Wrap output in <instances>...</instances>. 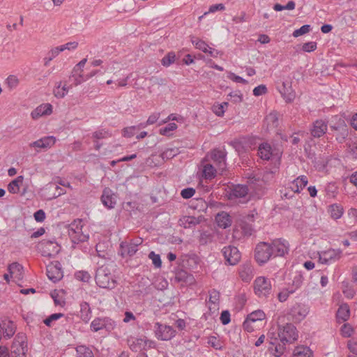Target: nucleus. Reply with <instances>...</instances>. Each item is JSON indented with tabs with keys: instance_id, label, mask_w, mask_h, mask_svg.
Returning a JSON list of instances; mask_svg holds the SVG:
<instances>
[{
	"instance_id": "3",
	"label": "nucleus",
	"mask_w": 357,
	"mask_h": 357,
	"mask_svg": "<svg viewBox=\"0 0 357 357\" xmlns=\"http://www.w3.org/2000/svg\"><path fill=\"white\" fill-rule=\"evenodd\" d=\"M274 280L259 276L254 281V291L259 298H268L273 294L272 282Z\"/></svg>"
},
{
	"instance_id": "9",
	"label": "nucleus",
	"mask_w": 357,
	"mask_h": 357,
	"mask_svg": "<svg viewBox=\"0 0 357 357\" xmlns=\"http://www.w3.org/2000/svg\"><path fill=\"white\" fill-rule=\"evenodd\" d=\"M154 332L155 337L163 341L169 340L176 335V331L172 326L159 322L155 324Z\"/></svg>"
},
{
	"instance_id": "49",
	"label": "nucleus",
	"mask_w": 357,
	"mask_h": 357,
	"mask_svg": "<svg viewBox=\"0 0 357 357\" xmlns=\"http://www.w3.org/2000/svg\"><path fill=\"white\" fill-rule=\"evenodd\" d=\"M6 83L9 89H13L18 86L19 79L17 77V76L11 75L7 77Z\"/></svg>"
},
{
	"instance_id": "51",
	"label": "nucleus",
	"mask_w": 357,
	"mask_h": 357,
	"mask_svg": "<svg viewBox=\"0 0 357 357\" xmlns=\"http://www.w3.org/2000/svg\"><path fill=\"white\" fill-rule=\"evenodd\" d=\"M303 277L301 272L296 273L292 280V286L294 287L293 289L300 288L303 284Z\"/></svg>"
},
{
	"instance_id": "11",
	"label": "nucleus",
	"mask_w": 357,
	"mask_h": 357,
	"mask_svg": "<svg viewBox=\"0 0 357 357\" xmlns=\"http://www.w3.org/2000/svg\"><path fill=\"white\" fill-rule=\"evenodd\" d=\"M226 156L227 152L225 148L215 149L211 153V159L217 166V168L221 171H224L226 169Z\"/></svg>"
},
{
	"instance_id": "7",
	"label": "nucleus",
	"mask_w": 357,
	"mask_h": 357,
	"mask_svg": "<svg viewBox=\"0 0 357 357\" xmlns=\"http://www.w3.org/2000/svg\"><path fill=\"white\" fill-rule=\"evenodd\" d=\"M310 312L309 307L303 303H295L289 310L288 315L294 322L303 320Z\"/></svg>"
},
{
	"instance_id": "57",
	"label": "nucleus",
	"mask_w": 357,
	"mask_h": 357,
	"mask_svg": "<svg viewBox=\"0 0 357 357\" xmlns=\"http://www.w3.org/2000/svg\"><path fill=\"white\" fill-rule=\"evenodd\" d=\"M341 333L343 337H349L353 333V328L348 324H344L341 327Z\"/></svg>"
},
{
	"instance_id": "10",
	"label": "nucleus",
	"mask_w": 357,
	"mask_h": 357,
	"mask_svg": "<svg viewBox=\"0 0 357 357\" xmlns=\"http://www.w3.org/2000/svg\"><path fill=\"white\" fill-rule=\"evenodd\" d=\"M226 263L229 265H236L241 259V253L236 247L225 246L222 250Z\"/></svg>"
},
{
	"instance_id": "23",
	"label": "nucleus",
	"mask_w": 357,
	"mask_h": 357,
	"mask_svg": "<svg viewBox=\"0 0 357 357\" xmlns=\"http://www.w3.org/2000/svg\"><path fill=\"white\" fill-rule=\"evenodd\" d=\"M174 279L178 282H183L186 284H192L195 282L193 275L183 269L176 271Z\"/></svg>"
},
{
	"instance_id": "55",
	"label": "nucleus",
	"mask_w": 357,
	"mask_h": 357,
	"mask_svg": "<svg viewBox=\"0 0 357 357\" xmlns=\"http://www.w3.org/2000/svg\"><path fill=\"white\" fill-rule=\"evenodd\" d=\"M103 329H105L107 331H111L116 326L115 322L109 317L103 318Z\"/></svg>"
},
{
	"instance_id": "28",
	"label": "nucleus",
	"mask_w": 357,
	"mask_h": 357,
	"mask_svg": "<svg viewBox=\"0 0 357 357\" xmlns=\"http://www.w3.org/2000/svg\"><path fill=\"white\" fill-rule=\"evenodd\" d=\"M80 317L85 323L89 322L92 317V312L89 304L86 302H82L80 304Z\"/></svg>"
},
{
	"instance_id": "32",
	"label": "nucleus",
	"mask_w": 357,
	"mask_h": 357,
	"mask_svg": "<svg viewBox=\"0 0 357 357\" xmlns=\"http://www.w3.org/2000/svg\"><path fill=\"white\" fill-rule=\"evenodd\" d=\"M142 280L139 281V289L135 290V294L144 296L149 292V287H150V280L149 278H141Z\"/></svg>"
},
{
	"instance_id": "25",
	"label": "nucleus",
	"mask_w": 357,
	"mask_h": 357,
	"mask_svg": "<svg viewBox=\"0 0 357 357\" xmlns=\"http://www.w3.org/2000/svg\"><path fill=\"white\" fill-rule=\"evenodd\" d=\"M215 221L218 227L223 229H226L230 227L231 225V220L230 215L225 211H222L217 214V215L215 216Z\"/></svg>"
},
{
	"instance_id": "27",
	"label": "nucleus",
	"mask_w": 357,
	"mask_h": 357,
	"mask_svg": "<svg viewBox=\"0 0 357 357\" xmlns=\"http://www.w3.org/2000/svg\"><path fill=\"white\" fill-rule=\"evenodd\" d=\"M8 270L11 276H14L17 280L22 278L23 266L17 262L10 264Z\"/></svg>"
},
{
	"instance_id": "64",
	"label": "nucleus",
	"mask_w": 357,
	"mask_h": 357,
	"mask_svg": "<svg viewBox=\"0 0 357 357\" xmlns=\"http://www.w3.org/2000/svg\"><path fill=\"white\" fill-rule=\"evenodd\" d=\"M349 351L355 355H357V340H351L347 342Z\"/></svg>"
},
{
	"instance_id": "47",
	"label": "nucleus",
	"mask_w": 357,
	"mask_h": 357,
	"mask_svg": "<svg viewBox=\"0 0 357 357\" xmlns=\"http://www.w3.org/2000/svg\"><path fill=\"white\" fill-rule=\"evenodd\" d=\"M177 128V125L175 123H169L165 127L160 129V134L162 135L169 136L170 132Z\"/></svg>"
},
{
	"instance_id": "24",
	"label": "nucleus",
	"mask_w": 357,
	"mask_h": 357,
	"mask_svg": "<svg viewBox=\"0 0 357 357\" xmlns=\"http://www.w3.org/2000/svg\"><path fill=\"white\" fill-rule=\"evenodd\" d=\"M202 217L197 218L194 216L185 215L180 218L179 225L184 228H193L202 221Z\"/></svg>"
},
{
	"instance_id": "8",
	"label": "nucleus",
	"mask_w": 357,
	"mask_h": 357,
	"mask_svg": "<svg viewBox=\"0 0 357 357\" xmlns=\"http://www.w3.org/2000/svg\"><path fill=\"white\" fill-rule=\"evenodd\" d=\"M274 178V173L272 171H266L261 175L254 176L250 178V184L253 185L255 190H261L266 185L269 184Z\"/></svg>"
},
{
	"instance_id": "63",
	"label": "nucleus",
	"mask_w": 357,
	"mask_h": 357,
	"mask_svg": "<svg viewBox=\"0 0 357 357\" xmlns=\"http://www.w3.org/2000/svg\"><path fill=\"white\" fill-rule=\"evenodd\" d=\"M349 153L354 159H357V143L352 142L348 146Z\"/></svg>"
},
{
	"instance_id": "58",
	"label": "nucleus",
	"mask_w": 357,
	"mask_h": 357,
	"mask_svg": "<svg viewBox=\"0 0 357 357\" xmlns=\"http://www.w3.org/2000/svg\"><path fill=\"white\" fill-rule=\"evenodd\" d=\"M77 46H78V43L73 41V42H69L63 45L59 46V47H57V48H59V50H60L59 52H61L66 50H75L77 47Z\"/></svg>"
},
{
	"instance_id": "4",
	"label": "nucleus",
	"mask_w": 357,
	"mask_h": 357,
	"mask_svg": "<svg viewBox=\"0 0 357 357\" xmlns=\"http://www.w3.org/2000/svg\"><path fill=\"white\" fill-rule=\"evenodd\" d=\"M26 340V337L24 333L17 334L11 346L12 357H26L28 350Z\"/></svg>"
},
{
	"instance_id": "37",
	"label": "nucleus",
	"mask_w": 357,
	"mask_h": 357,
	"mask_svg": "<svg viewBox=\"0 0 357 357\" xmlns=\"http://www.w3.org/2000/svg\"><path fill=\"white\" fill-rule=\"evenodd\" d=\"M216 169L211 164H206L204 166L203 174L205 178L211 179L215 176Z\"/></svg>"
},
{
	"instance_id": "40",
	"label": "nucleus",
	"mask_w": 357,
	"mask_h": 357,
	"mask_svg": "<svg viewBox=\"0 0 357 357\" xmlns=\"http://www.w3.org/2000/svg\"><path fill=\"white\" fill-rule=\"evenodd\" d=\"M179 153V150L176 147L169 148L165 150L161 153V157L163 160H169L173 158L174 156L177 155Z\"/></svg>"
},
{
	"instance_id": "22",
	"label": "nucleus",
	"mask_w": 357,
	"mask_h": 357,
	"mask_svg": "<svg viewBox=\"0 0 357 357\" xmlns=\"http://www.w3.org/2000/svg\"><path fill=\"white\" fill-rule=\"evenodd\" d=\"M47 275L51 281L56 282L63 278V272L59 266L50 265L47 267Z\"/></svg>"
},
{
	"instance_id": "54",
	"label": "nucleus",
	"mask_w": 357,
	"mask_h": 357,
	"mask_svg": "<svg viewBox=\"0 0 357 357\" xmlns=\"http://www.w3.org/2000/svg\"><path fill=\"white\" fill-rule=\"evenodd\" d=\"M149 259L152 260V262L155 267L160 268L162 265V261L159 255L155 254L153 251H151L149 255Z\"/></svg>"
},
{
	"instance_id": "44",
	"label": "nucleus",
	"mask_w": 357,
	"mask_h": 357,
	"mask_svg": "<svg viewBox=\"0 0 357 357\" xmlns=\"http://www.w3.org/2000/svg\"><path fill=\"white\" fill-rule=\"evenodd\" d=\"M103 318H96L91 323V329L93 332H97L103 329Z\"/></svg>"
},
{
	"instance_id": "60",
	"label": "nucleus",
	"mask_w": 357,
	"mask_h": 357,
	"mask_svg": "<svg viewBox=\"0 0 357 357\" xmlns=\"http://www.w3.org/2000/svg\"><path fill=\"white\" fill-rule=\"evenodd\" d=\"M63 317V314L62 313H54V314H51L50 317H48L47 319H45L44 320V324L47 326H51V323L53 321H55V320H57L59 319V318Z\"/></svg>"
},
{
	"instance_id": "19",
	"label": "nucleus",
	"mask_w": 357,
	"mask_h": 357,
	"mask_svg": "<svg viewBox=\"0 0 357 357\" xmlns=\"http://www.w3.org/2000/svg\"><path fill=\"white\" fill-rule=\"evenodd\" d=\"M327 123L321 119L316 120L310 129V133L312 137L319 138L327 131Z\"/></svg>"
},
{
	"instance_id": "1",
	"label": "nucleus",
	"mask_w": 357,
	"mask_h": 357,
	"mask_svg": "<svg viewBox=\"0 0 357 357\" xmlns=\"http://www.w3.org/2000/svg\"><path fill=\"white\" fill-rule=\"evenodd\" d=\"M112 265H102L99 267L96 273V284L101 288L113 289L115 287L116 280L114 279L112 272Z\"/></svg>"
},
{
	"instance_id": "62",
	"label": "nucleus",
	"mask_w": 357,
	"mask_h": 357,
	"mask_svg": "<svg viewBox=\"0 0 357 357\" xmlns=\"http://www.w3.org/2000/svg\"><path fill=\"white\" fill-rule=\"evenodd\" d=\"M195 194V190L193 188H187L181 190V195L184 199H190Z\"/></svg>"
},
{
	"instance_id": "18",
	"label": "nucleus",
	"mask_w": 357,
	"mask_h": 357,
	"mask_svg": "<svg viewBox=\"0 0 357 357\" xmlns=\"http://www.w3.org/2000/svg\"><path fill=\"white\" fill-rule=\"evenodd\" d=\"M248 193V188L245 185H236L227 192L229 199H234L236 198H244Z\"/></svg>"
},
{
	"instance_id": "41",
	"label": "nucleus",
	"mask_w": 357,
	"mask_h": 357,
	"mask_svg": "<svg viewBox=\"0 0 357 357\" xmlns=\"http://www.w3.org/2000/svg\"><path fill=\"white\" fill-rule=\"evenodd\" d=\"M191 42L195 45L197 49L205 53L208 52V48H209V46L204 41L195 38V37H192Z\"/></svg>"
},
{
	"instance_id": "34",
	"label": "nucleus",
	"mask_w": 357,
	"mask_h": 357,
	"mask_svg": "<svg viewBox=\"0 0 357 357\" xmlns=\"http://www.w3.org/2000/svg\"><path fill=\"white\" fill-rule=\"evenodd\" d=\"M282 86V89H280V93L287 102H291L295 98V94L291 91V89L289 83L283 82Z\"/></svg>"
},
{
	"instance_id": "13",
	"label": "nucleus",
	"mask_w": 357,
	"mask_h": 357,
	"mask_svg": "<svg viewBox=\"0 0 357 357\" xmlns=\"http://www.w3.org/2000/svg\"><path fill=\"white\" fill-rule=\"evenodd\" d=\"M0 330L4 339H10L15 333L16 326L13 321L6 319H0Z\"/></svg>"
},
{
	"instance_id": "33",
	"label": "nucleus",
	"mask_w": 357,
	"mask_h": 357,
	"mask_svg": "<svg viewBox=\"0 0 357 357\" xmlns=\"http://www.w3.org/2000/svg\"><path fill=\"white\" fill-rule=\"evenodd\" d=\"M350 316L349 307L347 304H344L340 306L337 312V319L339 321H347Z\"/></svg>"
},
{
	"instance_id": "38",
	"label": "nucleus",
	"mask_w": 357,
	"mask_h": 357,
	"mask_svg": "<svg viewBox=\"0 0 357 357\" xmlns=\"http://www.w3.org/2000/svg\"><path fill=\"white\" fill-rule=\"evenodd\" d=\"M59 50H60L56 47L48 52L47 55L43 59L45 66H48L50 62L59 54Z\"/></svg>"
},
{
	"instance_id": "6",
	"label": "nucleus",
	"mask_w": 357,
	"mask_h": 357,
	"mask_svg": "<svg viewBox=\"0 0 357 357\" xmlns=\"http://www.w3.org/2000/svg\"><path fill=\"white\" fill-rule=\"evenodd\" d=\"M272 255L269 243L261 242L256 246L255 258L259 265L266 263Z\"/></svg>"
},
{
	"instance_id": "43",
	"label": "nucleus",
	"mask_w": 357,
	"mask_h": 357,
	"mask_svg": "<svg viewBox=\"0 0 357 357\" xmlns=\"http://www.w3.org/2000/svg\"><path fill=\"white\" fill-rule=\"evenodd\" d=\"M176 55L173 52H169L167 55H165L161 60V63L164 66H169L171 64L174 63Z\"/></svg>"
},
{
	"instance_id": "20",
	"label": "nucleus",
	"mask_w": 357,
	"mask_h": 357,
	"mask_svg": "<svg viewBox=\"0 0 357 357\" xmlns=\"http://www.w3.org/2000/svg\"><path fill=\"white\" fill-rule=\"evenodd\" d=\"M265 317H266V314L264 312V311H262L261 310H255V311L250 313L247 316L245 321L243 322V327L245 330H247L248 331H250V330H252V328H250V326H249L250 323L255 322L257 321L264 320L265 319Z\"/></svg>"
},
{
	"instance_id": "59",
	"label": "nucleus",
	"mask_w": 357,
	"mask_h": 357,
	"mask_svg": "<svg viewBox=\"0 0 357 357\" xmlns=\"http://www.w3.org/2000/svg\"><path fill=\"white\" fill-rule=\"evenodd\" d=\"M317 49V43L316 42H307L303 45L302 50L305 52H311L314 51Z\"/></svg>"
},
{
	"instance_id": "48",
	"label": "nucleus",
	"mask_w": 357,
	"mask_h": 357,
	"mask_svg": "<svg viewBox=\"0 0 357 357\" xmlns=\"http://www.w3.org/2000/svg\"><path fill=\"white\" fill-rule=\"evenodd\" d=\"M227 102H222L221 104L213 105L212 107L213 112L218 116H222L225 114V107L227 106Z\"/></svg>"
},
{
	"instance_id": "14",
	"label": "nucleus",
	"mask_w": 357,
	"mask_h": 357,
	"mask_svg": "<svg viewBox=\"0 0 357 357\" xmlns=\"http://www.w3.org/2000/svg\"><path fill=\"white\" fill-rule=\"evenodd\" d=\"M270 247L274 256H284L289 250L288 242L282 238L274 240Z\"/></svg>"
},
{
	"instance_id": "52",
	"label": "nucleus",
	"mask_w": 357,
	"mask_h": 357,
	"mask_svg": "<svg viewBox=\"0 0 357 357\" xmlns=\"http://www.w3.org/2000/svg\"><path fill=\"white\" fill-rule=\"evenodd\" d=\"M311 30V26L309 24H305L303 25L301 28L296 29L293 32V36L295 38H297L298 36H301L302 35H304L307 33H308Z\"/></svg>"
},
{
	"instance_id": "2",
	"label": "nucleus",
	"mask_w": 357,
	"mask_h": 357,
	"mask_svg": "<svg viewBox=\"0 0 357 357\" xmlns=\"http://www.w3.org/2000/svg\"><path fill=\"white\" fill-rule=\"evenodd\" d=\"M68 236L73 244L86 242L89 236L83 231L82 220L77 219L71 222L68 227Z\"/></svg>"
},
{
	"instance_id": "53",
	"label": "nucleus",
	"mask_w": 357,
	"mask_h": 357,
	"mask_svg": "<svg viewBox=\"0 0 357 357\" xmlns=\"http://www.w3.org/2000/svg\"><path fill=\"white\" fill-rule=\"evenodd\" d=\"M77 280L87 282L91 279V275L87 272L84 271H80L75 273V275Z\"/></svg>"
},
{
	"instance_id": "50",
	"label": "nucleus",
	"mask_w": 357,
	"mask_h": 357,
	"mask_svg": "<svg viewBox=\"0 0 357 357\" xmlns=\"http://www.w3.org/2000/svg\"><path fill=\"white\" fill-rule=\"evenodd\" d=\"M311 351L308 347L298 348L294 357H311Z\"/></svg>"
},
{
	"instance_id": "26",
	"label": "nucleus",
	"mask_w": 357,
	"mask_h": 357,
	"mask_svg": "<svg viewBox=\"0 0 357 357\" xmlns=\"http://www.w3.org/2000/svg\"><path fill=\"white\" fill-rule=\"evenodd\" d=\"M307 182L305 176H298L290 184V188L295 192H300L307 185Z\"/></svg>"
},
{
	"instance_id": "17",
	"label": "nucleus",
	"mask_w": 357,
	"mask_h": 357,
	"mask_svg": "<svg viewBox=\"0 0 357 357\" xmlns=\"http://www.w3.org/2000/svg\"><path fill=\"white\" fill-rule=\"evenodd\" d=\"M331 129L335 131V137L339 143H343L349 135V128L344 121L337 126H331Z\"/></svg>"
},
{
	"instance_id": "29",
	"label": "nucleus",
	"mask_w": 357,
	"mask_h": 357,
	"mask_svg": "<svg viewBox=\"0 0 357 357\" xmlns=\"http://www.w3.org/2000/svg\"><path fill=\"white\" fill-rule=\"evenodd\" d=\"M24 181L23 176H18L8 185V190L10 193L17 194L20 192V188Z\"/></svg>"
},
{
	"instance_id": "36",
	"label": "nucleus",
	"mask_w": 357,
	"mask_h": 357,
	"mask_svg": "<svg viewBox=\"0 0 357 357\" xmlns=\"http://www.w3.org/2000/svg\"><path fill=\"white\" fill-rule=\"evenodd\" d=\"M328 211L331 218L335 220L340 218L343 214L342 207L337 204L331 205Z\"/></svg>"
},
{
	"instance_id": "61",
	"label": "nucleus",
	"mask_w": 357,
	"mask_h": 357,
	"mask_svg": "<svg viewBox=\"0 0 357 357\" xmlns=\"http://www.w3.org/2000/svg\"><path fill=\"white\" fill-rule=\"evenodd\" d=\"M46 149L51 148L56 142V139L53 136H47L41 138Z\"/></svg>"
},
{
	"instance_id": "16",
	"label": "nucleus",
	"mask_w": 357,
	"mask_h": 357,
	"mask_svg": "<svg viewBox=\"0 0 357 357\" xmlns=\"http://www.w3.org/2000/svg\"><path fill=\"white\" fill-rule=\"evenodd\" d=\"M38 246L44 250V255L48 256L57 254L60 250L59 245L56 243L54 238L52 240L44 239L39 243Z\"/></svg>"
},
{
	"instance_id": "15",
	"label": "nucleus",
	"mask_w": 357,
	"mask_h": 357,
	"mask_svg": "<svg viewBox=\"0 0 357 357\" xmlns=\"http://www.w3.org/2000/svg\"><path fill=\"white\" fill-rule=\"evenodd\" d=\"M118 196L110 188H105L101 196L102 204L107 208H113L117 202Z\"/></svg>"
},
{
	"instance_id": "5",
	"label": "nucleus",
	"mask_w": 357,
	"mask_h": 357,
	"mask_svg": "<svg viewBox=\"0 0 357 357\" xmlns=\"http://www.w3.org/2000/svg\"><path fill=\"white\" fill-rule=\"evenodd\" d=\"M278 335L284 345L286 343H292L298 338L296 328L292 324L280 326Z\"/></svg>"
},
{
	"instance_id": "30",
	"label": "nucleus",
	"mask_w": 357,
	"mask_h": 357,
	"mask_svg": "<svg viewBox=\"0 0 357 357\" xmlns=\"http://www.w3.org/2000/svg\"><path fill=\"white\" fill-rule=\"evenodd\" d=\"M119 252L123 258H131L134 255V248L131 244H128L126 242H122L120 245V249Z\"/></svg>"
},
{
	"instance_id": "31",
	"label": "nucleus",
	"mask_w": 357,
	"mask_h": 357,
	"mask_svg": "<svg viewBox=\"0 0 357 357\" xmlns=\"http://www.w3.org/2000/svg\"><path fill=\"white\" fill-rule=\"evenodd\" d=\"M259 155L264 160H269L271 157V146L267 143H263L259 145L258 149Z\"/></svg>"
},
{
	"instance_id": "35",
	"label": "nucleus",
	"mask_w": 357,
	"mask_h": 357,
	"mask_svg": "<svg viewBox=\"0 0 357 357\" xmlns=\"http://www.w3.org/2000/svg\"><path fill=\"white\" fill-rule=\"evenodd\" d=\"M220 301V293L215 289H212L209 291V298L208 302L211 304H213L214 306L209 307L210 310L212 309L216 310L218 308Z\"/></svg>"
},
{
	"instance_id": "46",
	"label": "nucleus",
	"mask_w": 357,
	"mask_h": 357,
	"mask_svg": "<svg viewBox=\"0 0 357 357\" xmlns=\"http://www.w3.org/2000/svg\"><path fill=\"white\" fill-rule=\"evenodd\" d=\"M252 274V268L250 265H246L241 272V277L243 280L249 281Z\"/></svg>"
},
{
	"instance_id": "56",
	"label": "nucleus",
	"mask_w": 357,
	"mask_h": 357,
	"mask_svg": "<svg viewBox=\"0 0 357 357\" xmlns=\"http://www.w3.org/2000/svg\"><path fill=\"white\" fill-rule=\"evenodd\" d=\"M103 329H105L107 331H111L116 326L115 322L109 317L103 318Z\"/></svg>"
},
{
	"instance_id": "12",
	"label": "nucleus",
	"mask_w": 357,
	"mask_h": 357,
	"mask_svg": "<svg viewBox=\"0 0 357 357\" xmlns=\"http://www.w3.org/2000/svg\"><path fill=\"white\" fill-rule=\"evenodd\" d=\"M342 251L340 250L331 249L321 252L319 254V260L324 264H331L340 259Z\"/></svg>"
},
{
	"instance_id": "21",
	"label": "nucleus",
	"mask_w": 357,
	"mask_h": 357,
	"mask_svg": "<svg viewBox=\"0 0 357 357\" xmlns=\"http://www.w3.org/2000/svg\"><path fill=\"white\" fill-rule=\"evenodd\" d=\"M52 112V106L49 103L42 104L32 111L31 115L33 119H37L40 116L50 115Z\"/></svg>"
},
{
	"instance_id": "45",
	"label": "nucleus",
	"mask_w": 357,
	"mask_h": 357,
	"mask_svg": "<svg viewBox=\"0 0 357 357\" xmlns=\"http://www.w3.org/2000/svg\"><path fill=\"white\" fill-rule=\"evenodd\" d=\"M153 342L151 341H148L143 338H138L135 342V348L138 347L140 350H146V347H151V344Z\"/></svg>"
},
{
	"instance_id": "42",
	"label": "nucleus",
	"mask_w": 357,
	"mask_h": 357,
	"mask_svg": "<svg viewBox=\"0 0 357 357\" xmlns=\"http://www.w3.org/2000/svg\"><path fill=\"white\" fill-rule=\"evenodd\" d=\"M270 344L271 346L268 347V350L271 351L274 356L279 357L283 354L284 350V347L283 345H275V342L272 341H270Z\"/></svg>"
},
{
	"instance_id": "39",
	"label": "nucleus",
	"mask_w": 357,
	"mask_h": 357,
	"mask_svg": "<svg viewBox=\"0 0 357 357\" xmlns=\"http://www.w3.org/2000/svg\"><path fill=\"white\" fill-rule=\"evenodd\" d=\"M77 357H94L92 351L86 346H78L76 349Z\"/></svg>"
}]
</instances>
